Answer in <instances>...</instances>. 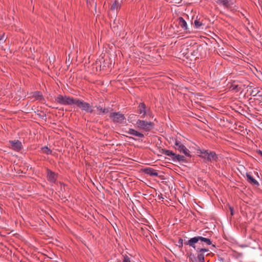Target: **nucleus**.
<instances>
[{
  "label": "nucleus",
  "instance_id": "20",
  "mask_svg": "<svg viewBox=\"0 0 262 262\" xmlns=\"http://www.w3.org/2000/svg\"><path fill=\"white\" fill-rule=\"evenodd\" d=\"M96 108L97 110L99 111V115H102L106 114L108 112V108H103L100 106H96Z\"/></svg>",
  "mask_w": 262,
  "mask_h": 262
},
{
  "label": "nucleus",
  "instance_id": "7",
  "mask_svg": "<svg viewBox=\"0 0 262 262\" xmlns=\"http://www.w3.org/2000/svg\"><path fill=\"white\" fill-rule=\"evenodd\" d=\"M10 147L12 149L18 151L22 148L21 143L18 140H13L10 142Z\"/></svg>",
  "mask_w": 262,
  "mask_h": 262
},
{
  "label": "nucleus",
  "instance_id": "33",
  "mask_svg": "<svg viewBox=\"0 0 262 262\" xmlns=\"http://www.w3.org/2000/svg\"><path fill=\"white\" fill-rule=\"evenodd\" d=\"M258 153L262 156V151L259 150Z\"/></svg>",
  "mask_w": 262,
  "mask_h": 262
},
{
  "label": "nucleus",
  "instance_id": "3",
  "mask_svg": "<svg viewBox=\"0 0 262 262\" xmlns=\"http://www.w3.org/2000/svg\"><path fill=\"white\" fill-rule=\"evenodd\" d=\"M74 104L78 106L82 111L86 113H93L94 112L92 105L79 99H75Z\"/></svg>",
  "mask_w": 262,
  "mask_h": 262
},
{
  "label": "nucleus",
  "instance_id": "19",
  "mask_svg": "<svg viewBox=\"0 0 262 262\" xmlns=\"http://www.w3.org/2000/svg\"><path fill=\"white\" fill-rule=\"evenodd\" d=\"M247 179L248 180V181L252 184H254V185H258L259 184L258 183V182L255 180L254 179L252 176H251L250 174H248L247 173Z\"/></svg>",
  "mask_w": 262,
  "mask_h": 262
},
{
  "label": "nucleus",
  "instance_id": "31",
  "mask_svg": "<svg viewBox=\"0 0 262 262\" xmlns=\"http://www.w3.org/2000/svg\"><path fill=\"white\" fill-rule=\"evenodd\" d=\"M42 97L41 95H40V94L39 93H38V95H37V99H41Z\"/></svg>",
  "mask_w": 262,
  "mask_h": 262
},
{
  "label": "nucleus",
  "instance_id": "16",
  "mask_svg": "<svg viewBox=\"0 0 262 262\" xmlns=\"http://www.w3.org/2000/svg\"><path fill=\"white\" fill-rule=\"evenodd\" d=\"M121 5L119 3L116 1L111 6V10L113 11H118L120 8Z\"/></svg>",
  "mask_w": 262,
  "mask_h": 262
},
{
  "label": "nucleus",
  "instance_id": "9",
  "mask_svg": "<svg viewBox=\"0 0 262 262\" xmlns=\"http://www.w3.org/2000/svg\"><path fill=\"white\" fill-rule=\"evenodd\" d=\"M127 133L129 135L138 138H142L144 137V135L143 134L133 128L129 129Z\"/></svg>",
  "mask_w": 262,
  "mask_h": 262
},
{
  "label": "nucleus",
  "instance_id": "22",
  "mask_svg": "<svg viewBox=\"0 0 262 262\" xmlns=\"http://www.w3.org/2000/svg\"><path fill=\"white\" fill-rule=\"evenodd\" d=\"M41 150L43 153L47 155H49L52 153V151L47 146H44L42 147Z\"/></svg>",
  "mask_w": 262,
  "mask_h": 262
},
{
  "label": "nucleus",
  "instance_id": "23",
  "mask_svg": "<svg viewBox=\"0 0 262 262\" xmlns=\"http://www.w3.org/2000/svg\"><path fill=\"white\" fill-rule=\"evenodd\" d=\"M197 258L199 261L205 262V257H204V254L203 253H199L197 256Z\"/></svg>",
  "mask_w": 262,
  "mask_h": 262
},
{
  "label": "nucleus",
  "instance_id": "39",
  "mask_svg": "<svg viewBox=\"0 0 262 262\" xmlns=\"http://www.w3.org/2000/svg\"><path fill=\"white\" fill-rule=\"evenodd\" d=\"M179 58H181V55H180V56L179 57Z\"/></svg>",
  "mask_w": 262,
  "mask_h": 262
},
{
  "label": "nucleus",
  "instance_id": "26",
  "mask_svg": "<svg viewBox=\"0 0 262 262\" xmlns=\"http://www.w3.org/2000/svg\"><path fill=\"white\" fill-rule=\"evenodd\" d=\"M219 52H217V54L223 56L224 58H225V56H229V55L226 53V52L224 50H219Z\"/></svg>",
  "mask_w": 262,
  "mask_h": 262
},
{
  "label": "nucleus",
  "instance_id": "24",
  "mask_svg": "<svg viewBox=\"0 0 262 262\" xmlns=\"http://www.w3.org/2000/svg\"><path fill=\"white\" fill-rule=\"evenodd\" d=\"M194 24L196 28H199L203 25V24L199 19H195L194 21Z\"/></svg>",
  "mask_w": 262,
  "mask_h": 262
},
{
  "label": "nucleus",
  "instance_id": "14",
  "mask_svg": "<svg viewBox=\"0 0 262 262\" xmlns=\"http://www.w3.org/2000/svg\"><path fill=\"white\" fill-rule=\"evenodd\" d=\"M174 147L176 149L178 150L180 152L185 147V146L183 144H182L179 141L176 139Z\"/></svg>",
  "mask_w": 262,
  "mask_h": 262
},
{
  "label": "nucleus",
  "instance_id": "6",
  "mask_svg": "<svg viewBox=\"0 0 262 262\" xmlns=\"http://www.w3.org/2000/svg\"><path fill=\"white\" fill-rule=\"evenodd\" d=\"M200 155H199L202 158L206 159L208 161L215 160L217 156L215 153L213 151H211L207 150H200Z\"/></svg>",
  "mask_w": 262,
  "mask_h": 262
},
{
  "label": "nucleus",
  "instance_id": "17",
  "mask_svg": "<svg viewBox=\"0 0 262 262\" xmlns=\"http://www.w3.org/2000/svg\"><path fill=\"white\" fill-rule=\"evenodd\" d=\"M172 160L173 161L184 162L185 161V159L183 156L174 154V156H173Z\"/></svg>",
  "mask_w": 262,
  "mask_h": 262
},
{
  "label": "nucleus",
  "instance_id": "27",
  "mask_svg": "<svg viewBox=\"0 0 262 262\" xmlns=\"http://www.w3.org/2000/svg\"><path fill=\"white\" fill-rule=\"evenodd\" d=\"M6 38L5 36V33L0 34V41H4L6 40Z\"/></svg>",
  "mask_w": 262,
  "mask_h": 262
},
{
  "label": "nucleus",
  "instance_id": "15",
  "mask_svg": "<svg viewBox=\"0 0 262 262\" xmlns=\"http://www.w3.org/2000/svg\"><path fill=\"white\" fill-rule=\"evenodd\" d=\"M179 25L184 29H187V25L185 20L183 19V17H180L178 18Z\"/></svg>",
  "mask_w": 262,
  "mask_h": 262
},
{
  "label": "nucleus",
  "instance_id": "38",
  "mask_svg": "<svg viewBox=\"0 0 262 262\" xmlns=\"http://www.w3.org/2000/svg\"><path fill=\"white\" fill-rule=\"evenodd\" d=\"M158 197H160V198L163 199L162 196H160V195H158Z\"/></svg>",
  "mask_w": 262,
  "mask_h": 262
},
{
  "label": "nucleus",
  "instance_id": "2",
  "mask_svg": "<svg viewBox=\"0 0 262 262\" xmlns=\"http://www.w3.org/2000/svg\"><path fill=\"white\" fill-rule=\"evenodd\" d=\"M199 241L202 242H204L206 245H210L212 244L211 241L209 238L203 237L202 236H196L190 238L185 244L188 245L194 249H195V244L198 243Z\"/></svg>",
  "mask_w": 262,
  "mask_h": 262
},
{
  "label": "nucleus",
  "instance_id": "36",
  "mask_svg": "<svg viewBox=\"0 0 262 262\" xmlns=\"http://www.w3.org/2000/svg\"><path fill=\"white\" fill-rule=\"evenodd\" d=\"M158 197H160V198L163 199L162 196H160V195H158Z\"/></svg>",
  "mask_w": 262,
  "mask_h": 262
},
{
  "label": "nucleus",
  "instance_id": "5",
  "mask_svg": "<svg viewBox=\"0 0 262 262\" xmlns=\"http://www.w3.org/2000/svg\"><path fill=\"white\" fill-rule=\"evenodd\" d=\"M75 99L67 96L59 95L55 98V101L62 105H73L74 104Z\"/></svg>",
  "mask_w": 262,
  "mask_h": 262
},
{
  "label": "nucleus",
  "instance_id": "32",
  "mask_svg": "<svg viewBox=\"0 0 262 262\" xmlns=\"http://www.w3.org/2000/svg\"><path fill=\"white\" fill-rule=\"evenodd\" d=\"M186 50H183L184 52L182 53V55H184V56H185L187 53L185 52ZM181 51H183V50H181Z\"/></svg>",
  "mask_w": 262,
  "mask_h": 262
},
{
  "label": "nucleus",
  "instance_id": "21",
  "mask_svg": "<svg viewBox=\"0 0 262 262\" xmlns=\"http://www.w3.org/2000/svg\"><path fill=\"white\" fill-rule=\"evenodd\" d=\"M162 153L166 156L170 157L172 159L173 158V156H174V153L172 151L167 149H163Z\"/></svg>",
  "mask_w": 262,
  "mask_h": 262
},
{
  "label": "nucleus",
  "instance_id": "18",
  "mask_svg": "<svg viewBox=\"0 0 262 262\" xmlns=\"http://www.w3.org/2000/svg\"><path fill=\"white\" fill-rule=\"evenodd\" d=\"M127 120L129 123H132L135 125V122L138 120L137 119V116L134 114H130L128 116Z\"/></svg>",
  "mask_w": 262,
  "mask_h": 262
},
{
  "label": "nucleus",
  "instance_id": "8",
  "mask_svg": "<svg viewBox=\"0 0 262 262\" xmlns=\"http://www.w3.org/2000/svg\"><path fill=\"white\" fill-rule=\"evenodd\" d=\"M138 113L141 118H144L147 114V110L146 109V106L144 103H140L138 106Z\"/></svg>",
  "mask_w": 262,
  "mask_h": 262
},
{
  "label": "nucleus",
  "instance_id": "37",
  "mask_svg": "<svg viewBox=\"0 0 262 262\" xmlns=\"http://www.w3.org/2000/svg\"><path fill=\"white\" fill-rule=\"evenodd\" d=\"M158 197H160V198L163 199L162 196H160V195H158Z\"/></svg>",
  "mask_w": 262,
  "mask_h": 262
},
{
  "label": "nucleus",
  "instance_id": "4",
  "mask_svg": "<svg viewBox=\"0 0 262 262\" xmlns=\"http://www.w3.org/2000/svg\"><path fill=\"white\" fill-rule=\"evenodd\" d=\"M110 117L115 123L125 124L126 122V118L124 115L120 112L112 113L110 115Z\"/></svg>",
  "mask_w": 262,
  "mask_h": 262
},
{
  "label": "nucleus",
  "instance_id": "11",
  "mask_svg": "<svg viewBox=\"0 0 262 262\" xmlns=\"http://www.w3.org/2000/svg\"><path fill=\"white\" fill-rule=\"evenodd\" d=\"M247 92L249 93L250 95L255 96L259 92V91L258 88H253L252 86H248Z\"/></svg>",
  "mask_w": 262,
  "mask_h": 262
},
{
  "label": "nucleus",
  "instance_id": "10",
  "mask_svg": "<svg viewBox=\"0 0 262 262\" xmlns=\"http://www.w3.org/2000/svg\"><path fill=\"white\" fill-rule=\"evenodd\" d=\"M217 3L225 8H228L230 5L233 4L232 0H217Z\"/></svg>",
  "mask_w": 262,
  "mask_h": 262
},
{
  "label": "nucleus",
  "instance_id": "28",
  "mask_svg": "<svg viewBox=\"0 0 262 262\" xmlns=\"http://www.w3.org/2000/svg\"><path fill=\"white\" fill-rule=\"evenodd\" d=\"M123 262H130V260L127 256L125 255L124 256Z\"/></svg>",
  "mask_w": 262,
  "mask_h": 262
},
{
  "label": "nucleus",
  "instance_id": "35",
  "mask_svg": "<svg viewBox=\"0 0 262 262\" xmlns=\"http://www.w3.org/2000/svg\"><path fill=\"white\" fill-rule=\"evenodd\" d=\"M182 239H180V243H182Z\"/></svg>",
  "mask_w": 262,
  "mask_h": 262
},
{
  "label": "nucleus",
  "instance_id": "1",
  "mask_svg": "<svg viewBox=\"0 0 262 262\" xmlns=\"http://www.w3.org/2000/svg\"><path fill=\"white\" fill-rule=\"evenodd\" d=\"M135 126L139 129L147 132L154 127V123L151 122L145 121L138 119L135 124Z\"/></svg>",
  "mask_w": 262,
  "mask_h": 262
},
{
  "label": "nucleus",
  "instance_id": "25",
  "mask_svg": "<svg viewBox=\"0 0 262 262\" xmlns=\"http://www.w3.org/2000/svg\"><path fill=\"white\" fill-rule=\"evenodd\" d=\"M180 152H182L185 156L189 157L190 156V151L185 146V147L180 151Z\"/></svg>",
  "mask_w": 262,
  "mask_h": 262
},
{
  "label": "nucleus",
  "instance_id": "13",
  "mask_svg": "<svg viewBox=\"0 0 262 262\" xmlns=\"http://www.w3.org/2000/svg\"><path fill=\"white\" fill-rule=\"evenodd\" d=\"M47 178L49 181L54 183L56 180V175L54 172L49 171L48 172Z\"/></svg>",
  "mask_w": 262,
  "mask_h": 262
},
{
  "label": "nucleus",
  "instance_id": "34",
  "mask_svg": "<svg viewBox=\"0 0 262 262\" xmlns=\"http://www.w3.org/2000/svg\"><path fill=\"white\" fill-rule=\"evenodd\" d=\"M182 239H180V243H182Z\"/></svg>",
  "mask_w": 262,
  "mask_h": 262
},
{
  "label": "nucleus",
  "instance_id": "30",
  "mask_svg": "<svg viewBox=\"0 0 262 262\" xmlns=\"http://www.w3.org/2000/svg\"><path fill=\"white\" fill-rule=\"evenodd\" d=\"M229 209H230L231 215H233V209L231 207H230Z\"/></svg>",
  "mask_w": 262,
  "mask_h": 262
},
{
  "label": "nucleus",
  "instance_id": "12",
  "mask_svg": "<svg viewBox=\"0 0 262 262\" xmlns=\"http://www.w3.org/2000/svg\"><path fill=\"white\" fill-rule=\"evenodd\" d=\"M145 172L150 176H158V174L156 170L152 168H147L145 169Z\"/></svg>",
  "mask_w": 262,
  "mask_h": 262
},
{
  "label": "nucleus",
  "instance_id": "29",
  "mask_svg": "<svg viewBox=\"0 0 262 262\" xmlns=\"http://www.w3.org/2000/svg\"><path fill=\"white\" fill-rule=\"evenodd\" d=\"M197 251L199 252L200 253H201L202 252H207L208 251V249L205 248H198Z\"/></svg>",
  "mask_w": 262,
  "mask_h": 262
}]
</instances>
